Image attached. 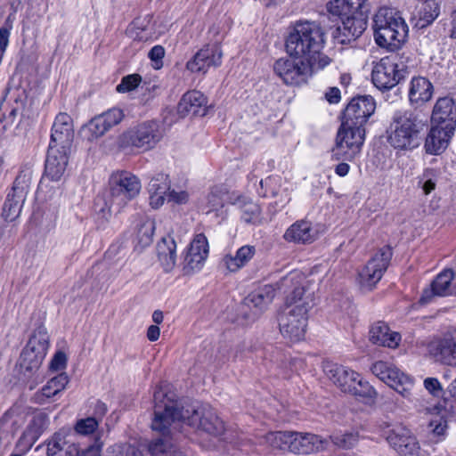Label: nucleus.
Wrapping results in <instances>:
<instances>
[{"label": "nucleus", "instance_id": "nucleus-36", "mask_svg": "<svg viewBox=\"0 0 456 456\" xmlns=\"http://www.w3.org/2000/svg\"><path fill=\"white\" fill-rule=\"evenodd\" d=\"M290 437L291 431H273L263 436V442L273 450L289 452Z\"/></svg>", "mask_w": 456, "mask_h": 456}, {"label": "nucleus", "instance_id": "nucleus-49", "mask_svg": "<svg viewBox=\"0 0 456 456\" xmlns=\"http://www.w3.org/2000/svg\"><path fill=\"white\" fill-rule=\"evenodd\" d=\"M142 81V77L138 74H132L122 78L119 85L117 86L118 93H126L135 89Z\"/></svg>", "mask_w": 456, "mask_h": 456}, {"label": "nucleus", "instance_id": "nucleus-21", "mask_svg": "<svg viewBox=\"0 0 456 456\" xmlns=\"http://www.w3.org/2000/svg\"><path fill=\"white\" fill-rule=\"evenodd\" d=\"M323 370L328 379L346 394L353 391L354 386H356V380L360 376L359 373L347 367L330 362L324 363Z\"/></svg>", "mask_w": 456, "mask_h": 456}, {"label": "nucleus", "instance_id": "nucleus-45", "mask_svg": "<svg viewBox=\"0 0 456 456\" xmlns=\"http://www.w3.org/2000/svg\"><path fill=\"white\" fill-rule=\"evenodd\" d=\"M334 445L342 450L354 448L358 443V436L354 433H346L330 436Z\"/></svg>", "mask_w": 456, "mask_h": 456}, {"label": "nucleus", "instance_id": "nucleus-22", "mask_svg": "<svg viewBox=\"0 0 456 456\" xmlns=\"http://www.w3.org/2000/svg\"><path fill=\"white\" fill-rule=\"evenodd\" d=\"M74 139L73 121L67 113H59L52 126L51 142L55 147L70 149Z\"/></svg>", "mask_w": 456, "mask_h": 456}, {"label": "nucleus", "instance_id": "nucleus-19", "mask_svg": "<svg viewBox=\"0 0 456 456\" xmlns=\"http://www.w3.org/2000/svg\"><path fill=\"white\" fill-rule=\"evenodd\" d=\"M376 104L370 95L354 98L344 111V121H351L363 126L368 118L374 113Z\"/></svg>", "mask_w": 456, "mask_h": 456}, {"label": "nucleus", "instance_id": "nucleus-48", "mask_svg": "<svg viewBox=\"0 0 456 456\" xmlns=\"http://www.w3.org/2000/svg\"><path fill=\"white\" fill-rule=\"evenodd\" d=\"M100 116L102 117V119L109 129L118 125L125 117L123 110L118 108L110 109L109 110L100 114Z\"/></svg>", "mask_w": 456, "mask_h": 456}, {"label": "nucleus", "instance_id": "nucleus-33", "mask_svg": "<svg viewBox=\"0 0 456 456\" xmlns=\"http://www.w3.org/2000/svg\"><path fill=\"white\" fill-rule=\"evenodd\" d=\"M256 255V247L244 245L240 247L234 256H225L223 263L230 272H237L244 267Z\"/></svg>", "mask_w": 456, "mask_h": 456}, {"label": "nucleus", "instance_id": "nucleus-11", "mask_svg": "<svg viewBox=\"0 0 456 456\" xmlns=\"http://www.w3.org/2000/svg\"><path fill=\"white\" fill-rule=\"evenodd\" d=\"M371 371L403 397L409 400L411 398L414 386L413 379L401 371L394 364L379 361L373 363Z\"/></svg>", "mask_w": 456, "mask_h": 456}, {"label": "nucleus", "instance_id": "nucleus-63", "mask_svg": "<svg viewBox=\"0 0 456 456\" xmlns=\"http://www.w3.org/2000/svg\"><path fill=\"white\" fill-rule=\"evenodd\" d=\"M325 98L330 103H337L340 100V91L338 87H330L325 94Z\"/></svg>", "mask_w": 456, "mask_h": 456}, {"label": "nucleus", "instance_id": "nucleus-54", "mask_svg": "<svg viewBox=\"0 0 456 456\" xmlns=\"http://www.w3.org/2000/svg\"><path fill=\"white\" fill-rule=\"evenodd\" d=\"M430 428H432V434L434 436H437L436 442H438L442 436H444L445 429H446V421L442 418L435 420H431L429 423Z\"/></svg>", "mask_w": 456, "mask_h": 456}, {"label": "nucleus", "instance_id": "nucleus-41", "mask_svg": "<svg viewBox=\"0 0 456 456\" xmlns=\"http://www.w3.org/2000/svg\"><path fill=\"white\" fill-rule=\"evenodd\" d=\"M109 127L100 115L93 118L84 127V132L88 133V140L93 141L104 135Z\"/></svg>", "mask_w": 456, "mask_h": 456}, {"label": "nucleus", "instance_id": "nucleus-53", "mask_svg": "<svg viewBox=\"0 0 456 456\" xmlns=\"http://www.w3.org/2000/svg\"><path fill=\"white\" fill-rule=\"evenodd\" d=\"M209 35L212 37V44H217L220 45L221 41L227 33V29L224 28L222 22L215 23L208 30Z\"/></svg>", "mask_w": 456, "mask_h": 456}, {"label": "nucleus", "instance_id": "nucleus-38", "mask_svg": "<svg viewBox=\"0 0 456 456\" xmlns=\"http://www.w3.org/2000/svg\"><path fill=\"white\" fill-rule=\"evenodd\" d=\"M349 395L354 396L361 402L368 403L374 401L377 396V392L368 381L363 380L359 376L356 380V386H354L353 391H350Z\"/></svg>", "mask_w": 456, "mask_h": 456}, {"label": "nucleus", "instance_id": "nucleus-56", "mask_svg": "<svg viewBox=\"0 0 456 456\" xmlns=\"http://www.w3.org/2000/svg\"><path fill=\"white\" fill-rule=\"evenodd\" d=\"M424 387L430 394L436 396L443 391L439 380L436 378H427L424 380Z\"/></svg>", "mask_w": 456, "mask_h": 456}, {"label": "nucleus", "instance_id": "nucleus-7", "mask_svg": "<svg viewBox=\"0 0 456 456\" xmlns=\"http://www.w3.org/2000/svg\"><path fill=\"white\" fill-rule=\"evenodd\" d=\"M373 29L377 45L391 51L399 49L408 36V26L400 13L386 7L374 15Z\"/></svg>", "mask_w": 456, "mask_h": 456}, {"label": "nucleus", "instance_id": "nucleus-34", "mask_svg": "<svg viewBox=\"0 0 456 456\" xmlns=\"http://www.w3.org/2000/svg\"><path fill=\"white\" fill-rule=\"evenodd\" d=\"M49 347V336L44 326H39L30 336L26 346L29 352L45 359Z\"/></svg>", "mask_w": 456, "mask_h": 456}, {"label": "nucleus", "instance_id": "nucleus-60", "mask_svg": "<svg viewBox=\"0 0 456 456\" xmlns=\"http://www.w3.org/2000/svg\"><path fill=\"white\" fill-rule=\"evenodd\" d=\"M150 24L151 21L149 19L137 18L131 23L128 28H134V30H142V32H146L150 30Z\"/></svg>", "mask_w": 456, "mask_h": 456}, {"label": "nucleus", "instance_id": "nucleus-23", "mask_svg": "<svg viewBox=\"0 0 456 456\" xmlns=\"http://www.w3.org/2000/svg\"><path fill=\"white\" fill-rule=\"evenodd\" d=\"M176 424L168 425L165 430L154 429L160 434V437L151 440L148 444L151 456H186L173 443V429Z\"/></svg>", "mask_w": 456, "mask_h": 456}, {"label": "nucleus", "instance_id": "nucleus-13", "mask_svg": "<svg viewBox=\"0 0 456 456\" xmlns=\"http://www.w3.org/2000/svg\"><path fill=\"white\" fill-rule=\"evenodd\" d=\"M276 289L273 285H265L248 295L242 303L245 323L255 322L273 302Z\"/></svg>", "mask_w": 456, "mask_h": 456}, {"label": "nucleus", "instance_id": "nucleus-24", "mask_svg": "<svg viewBox=\"0 0 456 456\" xmlns=\"http://www.w3.org/2000/svg\"><path fill=\"white\" fill-rule=\"evenodd\" d=\"M70 149H61L49 144L45 166V174L53 181H59L68 165V154Z\"/></svg>", "mask_w": 456, "mask_h": 456}, {"label": "nucleus", "instance_id": "nucleus-28", "mask_svg": "<svg viewBox=\"0 0 456 456\" xmlns=\"http://www.w3.org/2000/svg\"><path fill=\"white\" fill-rule=\"evenodd\" d=\"M207 103V99L200 91H190L184 94L178 103V112L183 115H205L206 110L203 108Z\"/></svg>", "mask_w": 456, "mask_h": 456}, {"label": "nucleus", "instance_id": "nucleus-37", "mask_svg": "<svg viewBox=\"0 0 456 456\" xmlns=\"http://www.w3.org/2000/svg\"><path fill=\"white\" fill-rule=\"evenodd\" d=\"M234 205L241 212V219L248 224H254L258 220L260 208L257 204L245 198H239Z\"/></svg>", "mask_w": 456, "mask_h": 456}, {"label": "nucleus", "instance_id": "nucleus-51", "mask_svg": "<svg viewBox=\"0 0 456 456\" xmlns=\"http://www.w3.org/2000/svg\"><path fill=\"white\" fill-rule=\"evenodd\" d=\"M109 456H144L142 452L138 448L129 445L124 444L113 447L110 452Z\"/></svg>", "mask_w": 456, "mask_h": 456}, {"label": "nucleus", "instance_id": "nucleus-57", "mask_svg": "<svg viewBox=\"0 0 456 456\" xmlns=\"http://www.w3.org/2000/svg\"><path fill=\"white\" fill-rule=\"evenodd\" d=\"M102 444H103L97 439L94 444L88 446L81 452L78 451V456H100Z\"/></svg>", "mask_w": 456, "mask_h": 456}, {"label": "nucleus", "instance_id": "nucleus-14", "mask_svg": "<svg viewBox=\"0 0 456 456\" xmlns=\"http://www.w3.org/2000/svg\"><path fill=\"white\" fill-rule=\"evenodd\" d=\"M392 257L389 247L380 248L366 264L359 273L362 288L371 289L382 278Z\"/></svg>", "mask_w": 456, "mask_h": 456}, {"label": "nucleus", "instance_id": "nucleus-26", "mask_svg": "<svg viewBox=\"0 0 456 456\" xmlns=\"http://www.w3.org/2000/svg\"><path fill=\"white\" fill-rule=\"evenodd\" d=\"M434 94L431 82L424 77H415L411 80L409 87V101L415 106H422L430 101Z\"/></svg>", "mask_w": 456, "mask_h": 456}, {"label": "nucleus", "instance_id": "nucleus-52", "mask_svg": "<svg viewBox=\"0 0 456 456\" xmlns=\"http://www.w3.org/2000/svg\"><path fill=\"white\" fill-rule=\"evenodd\" d=\"M18 110L16 108H12L8 113L6 114L5 111L3 110V109H0V125L1 130L4 131L8 127L12 126L17 118Z\"/></svg>", "mask_w": 456, "mask_h": 456}, {"label": "nucleus", "instance_id": "nucleus-25", "mask_svg": "<svg viewBox=\"0 0 456 456\" xmlns=\"http://www.w3.org/2000/svg\"><path fill=\"white\" fill-rule=\"evenodd\" d=\"M317 233L312 224L306 220H300L291 224L285 232L283 238L289 242L309 244L316 240Z\"/></svg>", "mask_w": 456, "mask_h": 456}, {"label": "nucleus", "instance_id": "nucleus-35", "mask_svg": "<svg viewBox=\"0 0 456 456\" xmlns=\"http://www.w3.org/2000/svg\"><path fill=\"white\" fill-rule=\"evenodd\" d=\"M33 176L32 167L28 164L24 165L16 179L14 180L12 191L10 193L13 196L26 200L28 192L30 189V184Z\"/></svg>", "mask_w": 456, "mask_h": 456}, {"label": "nucleus", "instance_id": "nucleus-47", "mask_svg": "<svg viewBox=\"0 0 456 456\" xmlns=\"http://www.w3.org/2000/svg\"><path fill=\"white\" fill-rule=\"evenodd\" d=\"M98 426L99 419L96 417H88L79 419L75 426V430L80 435L87 436L93 434Z\"/></svg>", "mask_w": 456, "mask_h": 456}, {"label": "nucleus", "instance_id": "nucleus-4", "mask_svg": "<svg viewBox=\"0 0 456 456\" xmlns=\"http://www.w3.org/2000/svg\"><path fill=\"white\" fill-rule=\"evenodd\" d=\"M456 129V101L444 96L436 100L431 114V128L426 138L425 150L428 154L444 152Z\"/></svg>", "mask_w": 456, "mask_h": 456}, {"label": "nucleus", "instance_id": "nucleus-32", "mask_svg": "<svg viewBox=\"0 0 456 456\" xmlns=\"http://www.w3.org/2000/svg\"><path fill=\"white\" fill-rule=\"evenodd\" d=\"M69 383V378L66 373H61L51 379L43 388L35 393L33 400L35 403L43 404L52 396L61 392Z\"/></svg>", "mask_w": 456, "mask_h": 456}, {"label": "nucleus", "instance_id": "nucleus-27", "mask_svg": "<svg viewBox=\"0 0 456 456\" xmlns=\"http://www.w3.org/2000/svg\"><path fill=\"white\" fill-rule=\"evenodd\" d=\"M453 279L452 270H444L440 273L432 281L430 288L425 289L420 297L422 304H428L435 296L444 297L452 294L450 290V284Z\"/></svg>", "mask_w": 456, "mask_h": 456}, {"label": "nucleus", "instance_id": "nucleus-50", "mask_svg": "<svg viewBox=\"0 0 456 456\" xmlns=\"http://www.w3.org/2000/svg\"><path fill=\"white\" fill-rule=\"evenodd\" d=\"M422 183L421 188L426 195L431 193L436 185V179H435V174L433 169H426L419 180V183Z\"/></svg>", "mask_w": 456, "mask_h": 456}, {"label": "nucleus", "instance_id": "nucleus-64", "mask_svg": "<svg viewBox=\"0 0 456 456\" xmlns=\"http://www.w3.org/2000/svg\"><path fill=\"white\" fill-rule=\"evenodd\" d=\"M55 456H78V447L74 443L66 445Z\"/></svg>", "mask_w": 456, "mask_h": 456}, {"label": "nucleus", "instance_id": "nucleus-43", "mask_svg": "<svg viewBox=\"0 0 456 456\" xmlns=\"http://www.w3.org/2000/svg\"><path fill=\"white\" fill-rule=\"evenodd\" d=\"M224 193L221 190L217 188L213 189L206 198V214L216 212V216H218L219 210L223 209L224 208Z\"/></svg>", "mask_w": 456, "mask_h": 456}, {"label": "nucleus", "instance_id": "nucleus-39", "mask_svg": "<svg viewBox=\"0 0 456 456\" xmlns=\"http://www.w3.org/2000/svg\"><path fill=\"white\" fill-rule=\"evenodd\" d=\"M43 361L34 353L23 348L20 357V367L25 375L31 376L38 370Z\"/></svg>", "mask_w": 456, "mask_h": 456}, {"label": "nucleus", "instance_id": "nucleus-42", "mask_svg": "<svg viewBox=\"0 0 456 456\" xmlns=\"http://www.w3.org/2000/svg\"><path fill=\"white\" fill-rule=\"evenodd\" d=\"M155 231V224L151 219H146L139 225L136 232L137 244L142 248L149 246L152 242Z\"/></svg>", "mask_w": 456, "mask_h": 456}, {"label": "nucleus", "instance_id": "nucleus-5", "mask_svg": "<svg viewBox=\"0 0 456 456\" xmlns=\"http://www.w3.org/2000/svg\"><path fill=\"white\" fill-rule=\"evenodd\" d=\"M370 5L368 0H333L328 4V11L341 20L338 28L342 44L358 38L367 28Z\"/></svg>", "mask_w": 456, "mask_h": 456}, {"label": "nucleus", "instance_id": "nucleus-58", "mask_svg": "<svg viewBox=\"0 0 456 456\" xmlns=\"http://www.w3.org/2000/svg\"><path fill=\"white\" fill-rule=\"evenodd\" d=\"M127 33L130 37L139 42H146L151 38V32L149 30L146 32H142V30H134V28H128Z\"/></svg>", "mask_w": 456, "mask_h": 456}, {"label": "nucleus", "instance_id": "nucleus-12", "mask_svg": "<svg viewBox=\"0 0 456 456\" xmlns=\"http://www.w3.org/2000/svg\"><path fill=\"white\" fill-rule=\"evenodd\" d=\"M141 190L139 179L133 174L121 171L115 173L110 179L111 205L121 208L135 198Z\"/></svg>", "mask_w": 456, "mask_h": 456}, {"label": "nucleus", "instance_id": "nucleus-61", "mask_svg": "<svg viewBox=\"0 0 456 456\" xmlns=\"http://www.w3.org/2000/svg\"><path fill=\"white\" fill-rule=\"evenodd\" d=\"M168 200L177 204H183L188 200V193L186 191H169Z\"/></svg>", "mask_w": 456, "mask_h": 456}, {"label": "nucleus", "instance_id": "nucleus-62", "mask_svg": "<svg viewBox=\"0 0 456 456\" xmlns=\"http://www.w3.org/2000/svg\"><path fill=\"white\" fill-rule=\"evenodd\" d=\"M165 195L160 193H150V205L152 208H159L164 204Z\"/></svg>", "mask_w": 456, "mask_h": 456}, {"label": "nucleus", "instance_id": "nucleus-44", "mask_svg": "<svg viewBox=\"0 0 456 456\" xmlns=\"http://www.w3.org/2000/svg\"><path fill=\"white\" fill-rule=\"evenodd\" d=\"M72 444L66 439L63 432H56L47 441V456H55L63 447Z\"/></svg>", "mask_w": 456, "mask_h": 456}, {"label": "nucleus", "instance_id": "nucleus-17", "mask_svg": "<svg viewBox=\"0 0 456 456\" xmlns=\"http://www.w3.org/2000/svg\"><path fill=\"white\" fill-rule=\"evenodd\" d=\"M222 57L223 53L220 45L208 44L187 62L186 68L191 72L206 73L209 68L220 66Z\"/></svg>", "mask_w": 456, "mask_h": 456}, {"label": "nucleus", "instance_id": "nucleus-15", "mask_svg": "<svg viewBox=\"0 0 456 456\" xmlns=\"http://www.w3.org/2000/svg\"><path fill=\"white\" fill-rule=\"evenodd\" d=\"M403 77L395 57L386 56L377 62L372 69L371 79L379 90H389Z\"/></svg>", "mask_w": 456, "mask_h": 456}, {"label": "nucleus", "instance_id": "nucleus-3", "mask_svg": "<svg viewBox=\"0 0 456 456\" xmlns=\"http://www.w3.org/2000/svg\"><path fill=\"white\" fill-rule=\"evenodd\" d=\"M325 33L315 21H298L285 40L287 53L296 59H303L319 69L330 64L331 59L322 53Z\"/></svg>", "mask_w": 456, "mask_h": 456}, {"label": "nucleus", "instance_id": "nucleus-6", "mask_svg": "<svg viewBox=\"0 0 456 456\" xmlns=\"http://www.w3.org/2000/svg\"><path fill=\"white\" fill-rule=\"evenodd\" d=\"M425 126L419 114L411 110L395 111L387 131V142L395 149L411 151L420 145Z\"/></svg>", "mask_w": 456, "mask_h": 456}, {"label": "nucleus", "instance_id": "nucleus-31", "mask_svg": "<svg viewBox=\"0 0 456 456\" xmlns=\"http://www.w3.org/2000/svg\"><path fill=\"white\" fill-rule=\"evenodd\" d=\"M370 340L373 344L394 348L398 346L400 335L396 332H389L388 326L379 322L370 328Z\"/></svg>", "mask_w": 456, "mask_h": 456}, {"label": "nucleus", "instance_id": "nucleus-8", "mask_svg": "<svg viewBox=\"0 0 456 456\" xmlns=\"http://www.w3.org/2000/svg\"><path fill=\"white\" fill-rule=\"evenodd\" d=\"M365 138L363 126L351 121H343L338 130L336 144L332 149L335 160L351 161L361 151Z\"/></svg>", "mask_w": 456, "mask_h": 456}, {"label": "nucleus", "instance_id": "nucleus-2", "mask_svg": "<svg viewBox=\"0 0 456 456\" xmlns=\"http://www.w3.org/2000/svg\"><path fill=\"white\" fill-rule=\"evenodd\" d=\"M302 276L291 273L277 282V289L286 293L285 306L279 314L278 322L281 335L291 342L304 338L311 308V299L305 295Z\"/></svg>", "mask_w": 456, "mask_h": 456}, {"label": "nucleus", "instance_id": "nucleus-30", "mask_svg": "<svg viewBox=\"0 0 456 456\" xmlns=\"http://www.w3.org/2000/svg\"><path fill=\"white\" fill-rule=\"evenodd\" d=\"M158 258L165 272L174 269L176 263V243L170 235L163 237L157 245Z\"/></svg>", "mask_w": 456, "mask_h": 456}, {"label": "nucleus", "instance_id": "nucleus-20", "mask_svg": "<svg viewBox=\"0 0 456 456\" xmlns=\"http://www.w3.org/2000/svg\"><path fill=\"white\" fill-rule=\"evenodd\" d=\"M208 255V242L203 233L197 234L190 244L183 259V271L191 273L200 270Z\"/></svg>", "mask_w": 456, "mask_h": 456}, {"label": "nucleus", "instance_id": "nucleus-10", "mask_svg": "<svg viewBox=\"0 0 456 456\" xmlns=\"http://www.w3.org/2000/svg\"><path fill=\"white\" fill-rule=\"evenodd\" d=\"M163 138V129L155 120H148L127 130L121 137L122 144L142 151L153 149Z\"/></svg>", "mask_w": 456, "mask_h": 456}, {"label": "nucleus", "instance_id": "nucleus-9", "mask_svg": "<svg viewBox=\"0 0 456 456\" xmlns=\"http://www.w3.org/2000/svg\"><path fill=\"white\" fill-rule=\"evenodd\" d=\"M322 69L303 60L296 58H280L273 64V71L288 86L305 84L313 73Z\"/></svg>", "mask_w": 456, "mask_h": 456}, {"label": "nucleus", "instance_id": "nucleus-40", "mask_svg": "<svg viewBox=\"0 0 456 456\" xmlns=\"http://www.w3.org/2000/svg\"><path fill=\"white\" fill-rule=\"evenodd\" d=\"M25 200L8 193L3 207L2 216L7 222L14 221L19 217Z\"/></svg>", "mask_w": 456, "mask_h": 456}, {"label": "nucleus", "instance_id": "nucleus-55", "mask_svg": "<svg viewBox=\"0 0 456 456\" xmlns=\"http://www.w3.org/2000/svg\"><path fill=\"white\" fill-rule=\"evenodd\" d=\"M67 356L65 353L59 351L57 352L51 361L50 368L53 370H61L66 367Z\"/></svg>", "mask_w": 456, "mask_h": 456}, {"label": "nucleus", "instance_id": "nucleus-16", "mask_svg": "<svg viewBox=\"0 0 456 456\" xmlns=\"http://www.w3.org/2000/svg\"><path fill=\"white\" fill-rule=\"evenodd\" d=\"M289 452L295 455L315 454L327 449L329 441L322 436L309 433L291 431Z\"/></svg>", "mask_w": 456, "mask_h": 456}, {"label": "nucleus", "instance_id": "nucleus-29", "mask_svg": "<svg viewBox=\"0 0 456 456\" xmlns=\"http://www.w3.org/2000/svg\"><path fill=\"white\" fill-rule=\"evenodd\" d=\"M431 352L436 361L450 366L456 367V339L452 337H444L431 346Z\"/></svg>", "mask_w": 456, "mask_h": 456}, {"label": "nucleus", "instance_id": "nucleus-59", "mask_svg": "<svg viewBox=\"0 0 456 456\" xmlns=\"http://www.w3.org/2000/svg\"><path fill=\"white\" fill-rule=\"evenodd\" d=\"M149 58L156 63L161 62L165 56V49L162 45L153 46L148 54Z\"/></svg>", "mask_w": 456, "mask_h": 456}, {"label": "nucleus", "instance_id": "nucleus-1", "mask_svg": "<svg viewBox=\"0 0 456 456\" xmlns=\"http://www.w3.org/2000/svg\"><path fill=\"white\" fill-rule=\"evenodd\" d=\"M175 397L174 393L162 387L154 392V429L165 430L168 425L182 421L214 436H220L224 433V422L210 405L196 403L183 406Z\"/></svg>", "mask_w": 456, "mask_h": 456}, {"label": "nucleus", "instance_id": "nucleus-46", "mask_svg": "<svg viewBox=\"0 0 456 456\" xmlns=\"http://www.w3.org/2000/svg\"><path fill=\"white\" fill-rule=\"evenodd\" d=\"M168 189L167 175L162 173L153 176L148 185L149 193L166 194Z\"/></svg>", "mask_w": 456, "mask_h": 456}, {"label": "nucleus", "instance_id": "nucleus-18", "mask_svg": "<svg viewBox=\"0 0 456 456\" xmlns=\"http://www.w3.org/2000/svg\"><path fill=\"white\" fill-rule=\"evenodd\" d=\"M387 440L400 456L419 455L420 448L416 437L403 427H396L392 429Z\"/></svg>", "mask_w": 456, "mask_h": 456}]
</instances>
